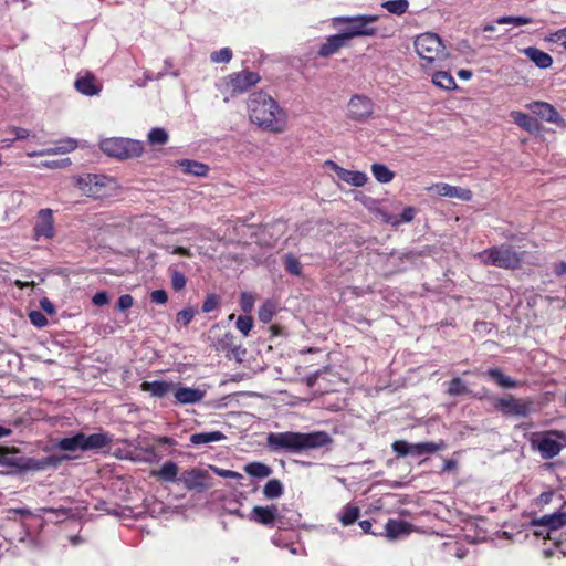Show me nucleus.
<instances>
[{
    "label": "nucleus",
    "instance_id": "obj_1",
    "mask_svg": "<svg viewBox=\"0 0 566 566\" xmlns=\"http://www.w3.org/2000/svg\"><path fill=\"white\" fill-rule=\"evenodd\" d=\"M250 120L263 130L280 134L286 128V114L279 103L264 92H254L248 99Z\"/></svg>",
    "mask_w": 566,
    "mask_h": 566
},
{
    "label": "nucleus",
    "instance_id": "obj_2",
    "mask_svg": "<svg viewBox=\"0 0 566 566\" xmlns=\"http://www.w3.org/2000/svg\"><path fill=\"white\" fill-rule=\"evenodd\" d=\"M332 442L325 431L302 432H271L266 437V446L275 452L301 453L312 449L325 447Z\"/></svg>",
    "mask_w": 566,
    "mask_h": 566
},
{
    "label": "nucleus",
    "instance_id": "obj_3",
    "mask_svg": "<svg viewBox=\"0 0 566 566\" xmlns=\"http://www.w3.org/2000/svg\"><path fill=\"white\" fill-rule=\"evenodd\" d=\"M413 49L423 70L440 67L450 56L441 36L434 32H423L413 39Z\"/></svg>",
    "mask_w": 566,
    "mask_h": 566
},
{
    "label": "nucleus",
    "instance_id": "obj_4",
    "mask_svg": "<svg viewBox=\"0 0 566 566\" xmlns=\"http://www.w3.org/2000/svg\"><path fill=\"white\" fill-rule=\"evenodd\" d=\"M249 521L264 526H277L279 528H292L300 524L301 514L290 512L289 516L282 515L276 505L254 506L248 515Z\"/></svg>",
    "mask_w": 566,
    "mask_h": 566
},
{
    "label": "nucleus",
    "instance_id": "obj_5",
    "mask_svg": "<svg viewBox=\"0 0 566 566\" xmlns=\"http://www.w3.org/2000/svg\"><path fill=\"white\" fill-rule=\"evenodd\" d=\"M378 19L379 17L376 14L342 15L333 18L332 24L335 28L347 24L342 33L349 41L354 38L376 35L377 28L374 23Z\"/></svg>",
    "mask_w": 566,
    "mask_h": 566
},
{
    "label": "nucleus",
    "instance_id": "obj_6",
    "mask_svg": "<svg viewBox=\"0 0 566 566\" xmlns=\"http://www.w3.org/2000/svg\"><path fill=\"white\" fill-rule=\"evenodd\" d=\"M482 264L492 265L506 270L520 268L522 263V254L516 252L512 247L506 244L495 245L485 249L474 255Z\"/></svg>",
    "mask_w": 566,
    "mask_h": 566
},
{
    "label": "nucleus",
    "instance_id": "obj_7",
    "mask_svg": "<svg viewBox=\"0 0 566 566\" xmlns=\"http://www.w3.org/2000/svg\"><path fill=\"white\" fill-rule=\"evenodd\" d=\"M99 147L104 154L118 159L139 157L144 153V144L140 140L111 137L101 140Z\"/></svg>",
    "mask_w": 566,
    "mask_h": 566
},
{
    "label": "nucleus",
    "instance_id": "obj_8",
    "mask_svg": "<svg viewBox=\"0 0 566 566\" xmlns=\"http://www.w3.org/2000/svg\"><path fill=\"white\" fill-rule=\"evenodd\" d=\"M531 444L543 459L548 460L566 447V434L556 430L535 432L531 438Z\"/></svg>",
    "mask_w": 566,
    "mask_h": 566
},
{
    "label": "nucleus",
    "instance_id": "obj_9",
    "mask_svg": "<svg viewBox=\"0 0 566 566\" xmlns=\"http://www.w3.org/2000/svg\"><path fill=\"white\" fill-rule=\"evenodd\" d=\"M114 180L103 175L86 174L76 178V186L87 197L102 199L114 188Z\"/></svg>",
    "mask_w": 566,
    "mask_h": 566
},
{
    "label": "nucleus",
    "instance_id": "obj_10",
    "mask_svg": "<svg viewBox=\"0 0 566 566\" xmlns=\"http://www.w3.org/2000/svg\"><path fill=\"white\" fill-rule=\"evenodd\" d=\"M260 82V75L251 71L232 73L222 80L220 90L232 96L242 94Z\"/></svg>",
    "mask_w": 566,
    "mask_h": 566
},
{
    "label": "nucleus",
    "instance_id": "obj_11",
    "mask_svg": "<svg viewBox=\"0 0 566 566\" xmlns=\"http://www.w3.org/2000/svg\"><path fill=\"white\" fill-rule=\"evenodd\" d=\"M533 402L526 399H518L513 396L500 398L495 401V408L506 416L526 417L531 412Z\"/></svg>",
    "mask_w": 566,
    "mask_h": 566
},
{
    "label": "nucleus",
    "instance_id": "obj_12",
    "mask_svg": "<svg viewBox=\"0 0 566 566\" xmlns=\"http://www.w3.org/2000/svg\"><path fill=\"white\" fill-rule=\"evenodd\" d=\"M533 525L538 527L535 534L551 538V533L566 525V512L557 511L552 514L543 515L533 521Z\"/></svg>",
    "mask_w": 566,
    "mask_h": 566
},
{
    "label": "nucleus",
    "instance_id": "obj_13",
    "mask_svg": "<svg viewBox=\"0 0 566 566\" xmlns=\"http://www.w3.org/2000/svg\"><path fill=\"white\" fill-rule=\"evenodd\" d=\"M179 481L188 490L205 491L210 488L209 471L201 468H192L185 471Z\"/></svg>",
    "mask_w": 566,
    "mask_h": 566
},
{
    "label": "nucleus",
    "instance_id": "obj_14",
    "mask_svg": "<svg viewBox=\"0 0 566 566\" xmlns=\"http://www.w3.org/2000/svg\"><path fill=\"white\" fill-rule=\"evenodd\" d=\"M526 107L541 119L566 128L565 119L559 115V113L552 104L542 101H535L527 104Z\"/></svg>",
    "mask_w": 566,
    "mask_h": 566
},
{
    "label": "nucleus",
    "instance_id": "obj_15",
    "mask_svg": "<svg viewBox=\"0 0 566 566\" xmlns=\"http://www.w3.org/2000/svg\"><path fill=\"white\" fill-rule=\"evenodd\" d=\"M134 460L146 463L159 462L163 454L157 450L150 438H138L134 448Z\"/></svg>",
    "mask_w": 566,
    "mask_h": 566
},
{
    "label": "nucleus",
    "instance_id": "obj_16",
    "mask_svg": "<svg viewBox=\"0 0 566 566\" xmlns=\"http://www.w3.org/2000/svg\"><path fill=\"white\" fill-rule=\"evenodd\" d=\"M374 112L373 101L364 95H354L348 103V116L354 120H365Z\"/></svg>",
    "mask_w": 566,
    "mask_h": 566
},
{
    "label": "nucleus",
    "instance_id": "obj_17",
    "mask_svg": "<svg viewBox=\"0 0 566 566\" xmlns=\"http://www.w3.org/2000/svg\"><path fill=\"white\" fill-rule=\"evenodd\" d=\"M34 238L51 239L54 235L53 212L51 209H41L38 212V220L33 228Z\"/></svg>",
    "mask_w": 566,
    "mask_h": 566
},
{
    "label": "nucleus",
    "instance_id": "obj_18",
    "mask_svg": "<svg viewBox=\"0 0 566 566\" xmlns=\"http://www.w3.org/2000/svg\"><path fill=\"white\" fill-rule=\"evenodd\" d=\"M428 191H434L438 196L457 198L462 201H470L472 199L471 190L457 186H451L446 182H438L428 188Z\"/></svg>",
    "mask_w": 566,
    "mask_h": 566
},
{
    "label": "nucleus",
    "instance_id": "obj_19",
    "mask_svg": "<svg viewBox=\"0 0 566 566\" xmlns=\"http://www.w3.org/2000/svg\"><path fill=\"white\" fill-rule=\"evenodd\" d=\"M326 165H329L334 169L340 180L350 186L363 187L368 180L367 175L363 171L347 170L332 160H327Z\"/></svg>",
    "mask_w": 566,
    "mask_h": 566
},
{
    "label": "nucleus",
    "instance_id": "obj_20",
    "mask_svg": "<svg viewBox=\"0 0 566 566\" xmlns=\"http://www.w3.org/2000/svg\"><path fill=\"white\" fill-rule=\"evenodd\" d=\"M77 147V140L73 138H65L59 142L57 146L45 148L41 150L35 151H29L27 155L29 157H42V156H50V155H59V154H69L76 149Z\"/></svg>",
    "mask_w": 566,
    "mask_h": 566
},
{
    "label": "nucleus",
    "instance_id": "obj_21",
    "mask_svg": "<svg viewBox=\"0 0 566 566\" xmlns=\"http://www.w3.org/2000/svg\"><path fill=\"white\" fill-rule=\"evenodd\" d=\"M172 390H175L176 400L182 405L199 402L205 397V391L200 390L198 388H190V387H182V386L174 385Z\"/></svg>",
    "mask_w": 566,
    "mask_h": 566
},
{
    "label": "nucleus",
    "instance_id": "obj_22",
    "mask_svg": "<svg viewBox=\"0 0 566 566\" xmlns=\"http://www.w3.org/2000/svg\"><path fill=\"white\" fill-rule=\"evenodd\" d=\"M348 40L340 32L338 34L329 35L326 41L319 46L318 55L322 57L331 56L339 51V49L347 45Z\"/></svg>",
    "mask_w": 566,
    "mask_h": 566
},
{
    "label": "nucleus",
    "instance_id": "obj_23",
    "mask_svg": "<svg viewBox=\"0 0 566 566\" xmlns=\"http://www.w3.org/2000/svg\"><path fill=\"white\" fill-rule=\"evenodd\" d=\"M411 526L409 523L400 520L390 518L385 526V535L389 539H397L410 533Z\"/></svg>",
    "mask_w": 566,
    "mask_h": 566
},
{
    "label": "nucleus",
    "instance_id": "obj_24",
    "mask_svg": "<svg viewBox=\"0 0 566 566\" xmlns=\"http://www.w3.org/2000/svg\"><path fill=\"white\" fill-rule=\"evenodd\" d=\"M525 56H527L537 67L539 69H548L553 64V57L534 46H528L523 50Z\"/></svg>",
    "mask_w": 566,
    "mask_h": 566
},
{
    "label": "nucleus",
    "instance_id": "obj_25",
    "mask_svg": "<svg viewBox=\"0 0 566 566\" xmlns=\"http://www.w3.org/2000/svg\"><path fill=\"white\" fill-rule=\"evenodd\" d=\"M74 85L75 88L85 96L97 95L101 91V87L96 84L95 77L92 74L80 76Z\"/></svg>",
    "mask_w": 566,
    "mask_h": 566
},
{
    "label": "nucleus",
    "instance_id": "obj_26",
    "mask_svg": "<svg viewBox=\"0 0 566 566\" xmlns=\"http://www.w3.org/2000/svg\"><path fill=\"white\" fill-rule=\"evenodd\" d=\"M177 166L182 170V172L196 177H205L209 171V167L206 164L191 159L178 160Z\"/></svg>",
    "mask_w": 566,
    "mask_h": 566
},
{
    "label": "nucleus",
    "instance_id": "obj_27",
    "mask_svg": "<svg viewBox=\"0 0 566 566\" xmlns=\"http://www.w3.org/2000/svg\"><path fill=\"white\" fill-rule=\"evenodd\" d=\"M510 116L516 125H518L521 128L525 129L526 132L535 133L539 128L538 122L534 117H532L531 115H528L526 113L513 111L510 113Z\"/></svg>",
    "mask_w": 566,
    "mask_h": 566
},
{
    "label": "nucleus",
    "instance_id": "obj_28",
    "mask_svg": "<svg viewBox=\"0 0 566 566\" xmlns=\"http://www.w3.org/2000/svg\"><path fill=\"white\" fill-rule=\"evenodd\" d=\"M446 448V443L443 440H439L437 442H419L411 443L410 455L421 457L431 454L433 452L443 450Z\"/></svg>",
    "mask_w": 566,
    "mask_h": 566
},
{
    "label": "nucleus",
    "instance_id": "obj_29",
    "mask_svg": "<svg viewBox=\"0 0 566 566\" xmlns=\"http://www.w3.org/2000/svg\"><path fill=\"white\" fill-rule=\"evenodd\" d=\"M142 390L149 392L151 396L163 398L174 389V384L166 381H144Z\"/></svg>",
    "mask_w": 566,
    "mask_h": 566
},
{
    "label": "nucleus",
    "instance_id": "obj_30",
    "mask_svg": "<svg viewBox=\"0 0 566 566\" xmlns=\"http://www.w3.org/2000/svg\"><path fill=\"white\" fill-rule=\"evenodd\" d=\"M83 451L101 449L111 442V438L106 433H93L86 436L83 433Z\"/></svg>",
    "mask_w": 566,
    "mask_h": 566
},
{
    "label": "nucleus",
    "instance_id": "obj_31",
    "mask_svg": "<svg viewBox=\"0 0 566 566\" xmlns=\"http://www.w3.org/2000/svg\"><path fill=\"white\" fill-rule=\"evenodd\" d=\"M226 439L221 431L198 432L190 436V442L193 446L209 444Z\"/></svg>",
    "mask_w": 566,
    "mask_h": 566
},
{
    "label": "nucleus",
    "instance_id": "obj_32",
    "mask_svg": "<svg viewBox=\"0 0 566 566\" xmlns=\"http://www.w3.org/2000/svg\"><path fill=\"white\" fill-rule=\"evenodd\" d=\"M432 83L442 90L446 91H455L458 85L453 78V76L446 71H438L432 75Z\"/></svg>",
    "mask_w": 566,
    "mask_h": 566
},
{
    "label": "nucleus",
    "instance_id": "obj_33",
    "mask_svg": "<svg viewBox=\"0 0 566 566\" xmlns=\"http://www.w3.org/2000/svg\"><path fill=\"white\" fill-rule=\"evenodd\" d=\"M284 492L283 483L279 479L269 480L262 489V494L266 500H276Z\"/></svg>",
    "mask_w": 566,
    "mask_h": 566
},
{
    "label": "nucleus",
    "instance_id": "obj_34",
    "mask_svg": "<svg viewBox=\"0 0 566 566\" xmlns=\"http://www.w3.org/2000/svg\"><path fill=\"white\" fill-rule=\"evenodd\" d=\"M83 433H77L73 437L63 438L57 443L56 447L63 451L75 452L78 450L83 451Z\"/></svg>",
    "mask_w": 566,
    "mask_h": 566
},
{
    "label": "nucleus",
    "instance_id": "obj_35",
    "mask_svg": "<svg viewBox=\"0 0 566 566\" xmlns=\"http://www.w3.org/2000/svg\"><path fill=\"white\" fill-rule=\"evenodd\" d=\"M153 474L163 481L175 482L178 475V465L172 461H167L157 472H153Z\"/></svg>",
    "mask_w": 566,
    "mask_h": 566
},
{
    "label": "nucleus",
    "instance_id": "obj_36",
    "mask_svg": "<svg viewBox=\"0 0 566 566\" xmlns=\"http://www.w3.org/2000/svg\"><path fill=\"white\" fill-rule=\"evenodd\" d=\"M244 471L247 474L258 479H264L272 474V469L262 462H250L245 464Z\"/></svg>",
    "mask_w": 566,
    "mask_h": 566
},
{
    "label": "nucleus",
    "instance_id": "obj_37",
    "mask_svg": "<svg viewBox=\"0 0 566 566\" xmlns=\"http://www.w3.org/2000/svg\"><path fill=\"white\" fill-rule=\"evenodd\" d=\"M486 374L502 388H515L517 386L514 379L504 375L499 368H491Z\"/></svg>",
    "mask_w": 566,
    "mask_h": 566
},
{
    "label": "nucleus",
    "instance_id": "obj_38",
    "mask_svg": "<svg viewBox=\"0 0 566 566\" xmlns=\"http://www.w3.org/2000/svg\"><path fill=\"white\" fill-rule=\"evenodd\" d=\"M371 172L375 179L381 184H388L395 177L394 171H391L386 165L378 163L371 165Z\"/></svg>",
    "mask_w": 566,
    "mask_h": 566
},
{
    "label": "nucleus",
    "instance_id": "obj_39",
    "mask_svg": "<svg viewBox=\"0 0 566 566\" xmlns=\"http://www.w3.org/2000/svg\"><path fill=\"white\" fill-rule=\"evenodd\" d=\"M381 7L386 9L389 13L395 15H402L408 11L409 1L408 0H388L381 3Z\"/></svg>",
    "mask_w": 566,
    "mask_h": 566
},
{
    "label": "nucleus",
    "instance_id": "obj_40",
    "mask_svg": "<svg viewBox=\"0 0 566 566\" xmlns=\"http://www.w3.org/2000/svg\"><path fill=\"white\" fill-rule=\"evenodd\" d=\"M358 516L359 509L357 506L346 505L339 515V521L344 526H348L354 524Z\"/></svg>",
    "mask_w": 566,
    "mask_h": 566
},
{
    "label": "nucleus",
    "instance_id": "obj_41",
    "mask_svg": "<svg viewBox=\"0 0 566 566\" xmlns=\"http://www.w3.org/2000/svg\"><path fill=\"white\" fill-rule=\"evenodd\" d=\"M150 145H165L168 142V133L161 127H154L147 134Z\"/></svg>",
    "mask_w": 566,
    "mask_h": 566
},
{
    "label": "nucleus",
    "instance_id": "obj_42",
    "mask_svg": "<svg viewBox=\"0 0 566 566\" xmlns=\"http://www.w3.org/2000/svg\"><path fill=\"white\" fill-rule=\"evenodd\" d=\"M0 464L7 465L11 468H21L22 464L20 460L14 455L13 452L9 451L8 449H0Z\"/></svg>",
    "mask_w": 566,
    "mask_h": 566
},
{
    "label": "nucleus",
    "instance_id": "obj_43",
    "mask_svg": "<svg viewBox=\"0 0 566 566\" xmlns=\"http://www.w3.org/2000/svg\"><path fill=\"white\" fill-rule=\"evenodd\" d=\"M544 41L548 43H558L566 51V27L548 33L545 35Z\"/></svg>",
    "mask_w": 566,
    "mask_h": 566
},
{
    "label": "nucleus",
    "instance_id": "obj_44",
    "mask_svg": "<svg viewBox=\"0 0 566 566\" xmlns=\"http://www.w3.org/2000/svg\"><path fill=\"white\" fill-rule=\"evenodd\" d=\"M497 24H513L515 27L526 25L532 23V19L527 17H512V15H505L500 17L496 20Z\"/></svg>",
    "mask_w": 566,
    "mask_h": 566
},
{
    "label": "nucleus",
    "instance_id": "obj_45",
    "mask_svg": "<svg viewBox=\"0 0 566 566\" xmlns=\"http://www.w3.org/2000/svg\"><path fill=\"white\" fill-rule=\"evenodd\" d=\"M259 319L262 323H269L273 318L274 315V304L270 301L263 303L259 308Z\"/></svg>",
    "mask_w": 566,
    "mask_h": 566
},
{
    "label": "nucleus",
    "instance_id": "obj_46",
    "mask_svg": "<svg viewBox=\"0 0 566 566\" xmlns=\"http://www.w3.org/2000/svg\"><path fill=\"white\" fill-rule=\"evenodd\" d=\"M232 59V51L230 48H222L210 54V60L213 63H229Z\"/></svg>",
    "mask_w": 566,
    "mask_h": 566
},
{
    "label": "nucleus",
    "instance_id": "obj_47",
    "mask_svg": "<svg viewBox=\"0 0 566 566\" xmlns=\"http://www.w3.org/2000/svg\"><path fill=\"white\" fill-rule=\"evenodd\" d=\"M235 326L243 336H248L253 327V319L251 316L240 315L237 319Z\"/></svg>",
    "mask_w": 566,
    "mask_h": 566
},
{
    "label": "nucleus",
    "instance_id": "obj_48",
    "mask_svg": "<svg viewBox=\"0 0 566 566\" xmlns=\"http://www.w3.org/2000/svg\"><path fill=\"white\" fill-rule=\"evenodd\" d=\"M255 303V296L250 292H242L240 295V307L244 313H251Z\"/></svg>",
    "mask_w": 566,
    "mask_h": 566
},
{
    "label": "nucleus",
    "instance_id": "obj_49",
    "mask_svg": "<svg viewBox=\"0 0 566 566\" xmlns=\"http://www.w3.org/2000/svg\"><path fill=\"white\" fill-rule=\"evenodd\" d=\"M284 265L287 272L294 275H301V263L292 254H286L284 258Z\"/></svg>",
    "mask_w": 566,
    "mask_h": 566
},
{
    "label": "nucleus",
    "instance_id": "obj_50",
    "mask_svg": "<svg viewBox=\"0 0 566 566\" xmlns=\"http://www.w3.org/2000/svg\"><path fill=\"white\" fill-rule=\"evenodd\" d=\"M468 391L465 384L460 378H453L448 388L450 396H460Z\"/></svg>",
    "mask_w": 566,
    "mask_h": 566
},
{
    "label": "nucleus",
    "instance_id": "obj_51",
    "mask_svg": "<svg viewBox=\"0 0 566 566\" xmlns=\"http://www.w3.org/2000/svg\"><path fill=\"white\" fill-rule=\"evenodd\" d=\"M392 450L397 453L398 457L410 455L411 443L405 440H397L392 443Z\"/></svg>",
    "mask_w": 566,
    "mask_h": 566
},
{
    "label": "nucleus",
    "instance_id": "obj_52",
    "mask_svg": "<svg viewBox=\"0 0 566 566\" xmlns=\"http://www.w3.org/2000/svg\"><path fill=\"white\" fill-rule=\"evenodd\" d=\"M196 311L192 307H186L178 312L177 322L182 325H188L195 317Z\"/></svg>",
    "mask_w": 566,
    "mask_h": 566
},
{
    "label": "nucleus",
    "instance_id": "obj_53",
    "mask_svg": "<svg viewBox=\"0 0 566 566\" xmlns=\"http://www.w3.org/2000/svg\"><path fill=\"white\" fill-rule=\"evenodd\" d=\"M30 322L36 327H44L48 325V318L40 311H31L29 313Z\"/></svg>",
    "mask_w": 566,
    "mask_h": 566
},
{
    "label": "nucleus",
    "instance_id": "obj_54",
    "mask_svg": "<svg viewBox=\"0 0 566 566\" xmlns=\"http://www.w3.org/2000/svg\"><path fill=\"white\" fill-rule=\"evenodd\" d=\"M71 165V160L69 158H63L59 160H45L41 163L40 167L49 168V169H57L64 168Z\"/></svg>",
    "mask_w": 566,
    "mask_h": 566
},
{
    "label": "nucleus",
    "instance_id": "obj_55",
    "mask_svg": "<svg viewBox=\"0 0 566 566\" xmlns=\"http://www.w3.org/2000/svg\"><path fill=\"white\" fill-rule=\"evenodd\" d=\"M187 279L181 272H174L171 276V285L176 291H180L186 286Z\"/></svg>",
    "mask_w": 566,
    "mask_h": 566
},
{
    "label": "nucleus",
    "instance_id": "obj_56",
    "mask_svg": "<svg viewBox=\"0 0 566 566\" xmlns=\"http://www.w3.org/2000/svg\"><path fill=\"white\" fill-rule=\"evenodd\" d=\"M59 463V460L54 459L53 457H48L41 461H33L32 464H29L28 468L34 469V470H42L48 465H56Z\"/></svg>",
    "mask_w": 566,
    "mask_h": 566
},
{
    "label": "nucleus",
    "instance_id": "obj_57",
    "mask_svg": "<svg viewBox=\"0 0 566 566\" xmlns=\"http://www.w3.org/2000/svg\"><path fill=\"white\" fill-rule=\"evenodd\" d=\"M211 469L216 472L217 475H219L221 478L235 479V480H240L243 478L241 473L232 471V470L220 469L217 467H211Z\"/></svg>",
    "mask_w": 566,
    "mask_h": 566
},
{
    "label": "nucleus",
    "instance_id": "obj_58",
    "mask_svg": "<svg viewBox=\"0 0 566 566\" xmlns=\"http://www.w3.org/2000/svg\"><path fill=\"white\" fill-rule=\"evenodd\" d=\"M218 306V296L214 294H210L207 296L202 304V312L203 313H210L213 310H216Z\"/></svg>",
    "mask_w": 566,
    "mask_h": 566
},
{
    "label": "nucleus",
    "instance_id": "obj_59",
    "mask_svg": "<svg viewBox=\"0 0 566 566\" xmlns=\"http://www.w3.org/2000/svg\"><path fill=\"white\" fill-rule=\"evenodd\" d=\"M150 300L155 304H166L168 301V295L165 290H155L150 293Z\"/></svg>",
    "mask_w": 566,
    "mask_h": 566
},
{
    "label": "nucleus",
    "instance_id": "obj_60",
    "mask_svg": "<svg viewBox=\"0 0 566 566\" xmlns=\"http://www.w3.org/2000/svg\"><path fill=\"white\" fill-rule=\"evenodd\" d=\"M134 304V300L132 297V295L129 294H124V295H120L118 301H117V308L119 311H126L128 308H130Z\"/></svg>",
    "mask_w": 566,
    "mask_h": 566
},
{
    "label": "nucleus",
    "instance_id": "obj_61",
    "mask_svg": "<svg viewBox=\"0 0 566 566\" xmlns=\"http://www.w3.org/2000/svg\"><path fill=\"white\" fill-rule=\"evenodd\" d=\"M151 441L154 444L157 446H167V447H175L177 444L176 440L169 437H163V436H153Z\"/></svg>",
    "mask_w": 566,
    "mask_h": 566
},
{
    "label": "nucleus",
    "instance_id": "obj_62",
    "mask_svg": "<svg viewBox=\"0 0 566 566\" xmlns=\"http://www.w3.org/2000/svg\"><path fill=\"white\" fill-rule=\"evenodd\" d=\"M416 214V210L412 207H406L401 212V220L400 221H394V224H398L400 222H410L413 220Z\"/></svg>",
    "mask_w": 566,
    "mask_h": 566
},
{
    "label": "nucleus",
    "instance_id": "obj_63",
    "mask_svg": "<svg viewBox=\"0 0 566 566\" xmlns=\"http://www.w3.org/2000/svg\"><path fill=\"white\" fill-rule=\"evenodd\" d=\"M109 301L108 294L105 291H101L94 294L92 302L97 306L106 305Z\"/></svg>",
    "mask_w": 566,
    "mask_h": 566
},
{
    "label": "nucleus",
    "instance_id": "obj_64",
    "mask_svg": "<svg viewBox=\"0 0 566 566\" xmlns=\"http://www.w3.org/2000/svg\"><path fill=\"white\" fill-rule=\"evenodd\" d=\"M165 70L163 72H159L158 74L156 75H153L150 74L149 72H146L145 73V76L148 81H157V80H160L167 72V70L171 66V63L169 60H165Z\"/></svg>",
    "mask_w": 566,
    "mask_h": 566
}]
</instances>
